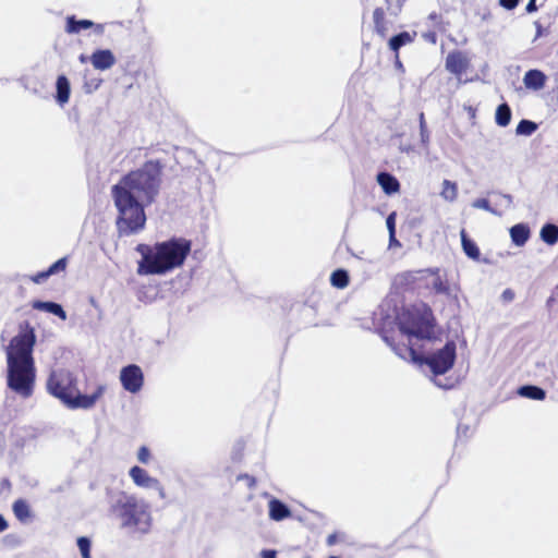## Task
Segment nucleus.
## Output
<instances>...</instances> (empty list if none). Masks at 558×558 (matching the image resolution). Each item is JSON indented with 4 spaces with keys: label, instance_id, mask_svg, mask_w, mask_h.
I'll use <instances>...</instances> for the list:
<instances>
[{
    "label": "nucleus",
    "instance_id": "nucleus-1",
    "mask_svg": "<svg viewBox=\"0 0 558 558\" xmlns=\"http://www.w3.org/2000/svg\"><path fill=\"white\" fill-rule=\"evenodd\" d=\"M36 343L35 329L29 322L19 325V333L14 336L7 350L8 387L23 398H29L34 391L36 368L33 350Z\"/></svg>",
    "mask_w": 558,
    "mask_h": 558
},
{
    "label": "nucleus",
    "instance_id": "nucleus-2",
    "mask_svg": "<svg viewBox=\"0 0 558 558\" xmlns=\"http://www.w3.org/2000/svg\"><path fill=\"white\" fill-rule=\"evenodd\" d=\"M136 252L140 276L166 275L181 268L192 251V241L184 236H171L154 244L140 243Z\"/></svg>",
    "mask_w": 558,
    "mask_h": 558
},
{
    "label": "nucleus",
    "instance_id": "nucleus-3",
    "mask_svg": "<svg viewBox=\"0 0 558 558\" xmlns=\"http://www.w3.org/2000/svg\"><path fill=\"white\" fill-rule=\"evenodd\" d=\"M163 167L160 160H147L141 168L124 174L112 187L151 205L160 191Z\"/></svg>",
    "mask_w": 558,
    "mask_h": 558
},
{
    "label": "nucleus",
    "instance_id": "nucleus-4",
    "mask_svg": "<svg viewBox=\"0 0 558 558\" xmlns=\"http://www.w3.org/2000/svg\"><path fill=\"white\" fill-rule=\"evenodd\" d=\"M46 387L51 396L69 409H92L105 392V387L98 386L90 395L81 393L74 374L62 368L50 373Z\"/></svg>",
    "mask_w": 558,
    "mask_h": 558
},
{
    "label": "nucleus",
    "instance_id": "nucleus-5",
    "mask_svg": "<svg viewBox=\"0 0 558 558\" xmlns=\"http://www.w3.org/2000/svg\"><path fill=\"white\" fill-rule=\"evenodd\" d=\"M111 196L118 210L116 227L119 236H129L144 230L146 225L145 202L125 191L111 187Z\"/></svg>",
    "mask_w": 558,
    "mask_h": 558
},
{
    "label": "nucleus",
    "instance_id": "nucleus-6",
    "mask_svg": "<svg viewBox=\"0 0 558 558\" xmlns=\"http://www.w3.org/2000/svg\"><path fill=\"white\" fill-rule=\"evenodd\" d=\"M111 512L120 520L121 529L131 533L146 534L151 529L150 507L135 495L123 494L111 506Z\"/></svg>",
    "mask_w": 558,
    "mask_h": 558
},
{
    "label": "nucleus",
    "instance_id": "nucleus-7",
    "mask_svg": "<svg viewBox=\"0 0 558 558\" xmlns=\"http://www.w3.org/2000/svg\"><path fill=\"white\" fill-rule=\"evenodd\" d=\"M399 330L409 337L430 339L434 333L435 317L432 308L425 304L404 307L397 316Z\"/></svg>",
    "mask_w": 558,
    "mask_h": 558
},
{
    "label": "nucleus",
    "instance_id": "nucleus-8",
    "mask_svg": "<svg viewBox=\"0 0 558 558\" xmlns=\"http://www.w3.org/2000/svg\"><path fill=\"white\" fill-rule=\"evenodd\" d=\"M395 352L404 360H410L420 365L426 364L429 366L435 375H442L447 373L454 364L456 361V343L448 341L445 347L429 356H424L416 351L411 341L403 344L390 343Z\"/></svg>",
    "mask_w": 558,
    "mask_h": 558
},
{
    "label": "nucleus",
    "instance_id": "nucleus-9",
    "mask_svg": "<svg viewBox=\"0 0 558 558\" xmlns=\"http://www.w3.org/2000/svg\"><path fill=\"white\" fill-rule=\"evenodd\" d=\"M120 380L126 391L136 393L143 387L144 375L138 365L130 364L121 369Z\"/></svg>",
    "mask_w": 558,
    "mask_h": 558
},
{
    "label": "nucleus",
    "instance_id": "nucleus-10",
    "mask_svg": "<svg viewBox=\"0 0 558 558\" xmlns=\"http://www.w3.org/2000/svg\"><path fill=\"white\" fill-rule=\"evenodd\" d=\"M445 65L451 74L461 77L470 69L471 60L464 51L452 50L447 54Z\"/></svg>",
    "mask_w": 558,
    "mask_h": 558
},
{
    "label": "nucleus",
    "instance_id": "nucleus-11",
    "mask_svg": "<svg viewBox=\"0 0 558 558\" xmlns=\"http://www.w3.org/2000/svg\"><path fill=\"white\" fill-rule=\"evenodd\" d=\"M422 278L427 279L426 288L430 289L437 294L449 295L451 292L449 281L446 276L440 274L438 268L425 269L422 271Z\"/></svg>",
    "mask_w": 558,
    "mask_h": 558
},
{
    "label": "nucleus",
    "instance_id": "nucleus-12",
    "mask_svg": "<svg viewBox=\"0 0 558 558\" xmlns=\"http://www.w3.org/2000/svg\"><path fill=\"white\" fill-rule=\"evenodd\" d=\"M129 475L138 487L162 489L159 480L151 477L146 470L138 465L132 466Z\"/></svg>",
    "mask_w": 558,
    "mask_h": 558
},
{
    "label": "nucleus",
    "instance_id": "nucleus-13",
    "mask_svg": "<svg viewBox=\"0 0 558 558\" xmlns=\"http://www.w3.org/2000/svg\"><path fill=\"white\" fill-rule=\"evenodd\" d=\"M90 62L96 70L105 71L116 63V58L111 50L99 49L93 52Z\"/></svg>",
    "mask_w": 558,
    "mask_h": 558
},
{
    "label": "nucleus",
    "instance_id": "nucleus-14",
    "mask_svg": "<svg viewBox=\"0 0 558 558\" xmlns=\"http://www.w3.org/2000/svg\"><path fill=\"white\" fill-rule=\"evenodd\" d=\"M68 267V257H62L54 262L48 269L39 271L29 277V280L36 284L43 283L50 276L65 271Z\"/></svg>",
    "mask_w": 558,
    "mask_h": 558
},
{
    "label": "nucleus",
    "instance_id": "nucleus-15",
    "mask_svg": "<svg viewBox=\"0 0 558 558\" xmlns=\"http://www.w3.org/2000/svg\"><path fill=\"white\" fill-rule=\"evenodd\" d=\"M416 33L410 34L409 32H401L398 35L391 37L388 41L389 49L393 51L397 59V64L401 66L399 60V50L401 47L412 44L415 40Z\"/></svg>",
    "mask_w": 558,
    "mask_h": 558
},
{
    "label": "nucleus",
    "instance_id": "nucleus-16",
    "mask_svg": "<svg viewBox=\"0 0 558 558\" xmlns=\"http://www.w3.org/2000/svg\"><path fill=\"white\" fill-rule=\"evenodd\" d=\"M269 517L274 521H282L292 515L289 507L279 499H271L269 501Z\"/></svg>",
    "mask_w": 558,
    "mask_h": 558
},
{
    "label": "nucleus",
    "instance_id": "nucleus-17",
    "mask_svg": "<svg viewBox=\"0 0 558 558\" xmlns=\"http://www.w3.org/2000/svg\"><path fill=\"white\" fill-rule=\"evenodd\" d=\"M377 182L388 195L395 194L400 190V183L397 178L388 172H379Z\"/></svg>",
    "mask_w": 558,
    "mask_h": 558
},
{
    "label": "nucleus",
    "instance_id": "nucleus-18",
    "mask_svg": "<svg viewBox=\"0 0 558 558\" xmlns=\"http://www.w3.org/2000/svg\"><path fill=\"white\" fill-rule=\"evenodd\" d=\"M530 228L524 223H518L511 227L510 238L517 246L524 245L530 238Z\"/></svg>",
    "mask_w": 558,
    "mask_h": 558
},
{
    "label": "nucleus",
    "instance_id": "nucleus-19",
    "mask_svg": "<svg viewBox=\"0 0 558 558\" xmlns=\"http://www.w3.org/2000/svg\"><path fill=\"white\" fill-rule=\"evenodd\" d=\"M374 29L383 38L386 37L388 32V23L386 20V12L383 8H376L373 12Z\"/></svg>",
    "mask_w": 558,
    "mask_h": 558
},
{
    "label": "nucleus",
    "instance_id": "nucleus-20",
    "mask_svg": "<svg viewBox=\"0 0 558 558\" xmlns=\"http://www.w3.org/2000/svg\"><path fill=\"white\" fill-rule=\"evenodd\" d=\"M32 306H33L34 310L45 311V312L51 313V314L60 317L61 319H65L66 318V314H65L64 310L58 303L34 301Z\"/></svg>",
    "mask_w": 558,
    "mask_h": 558
},
{
    "label": "nucleus",
    "instance_id": "nucleus-21",
    "mask_svg": "<svg viewBox=\"0 0 558 558\" xmlns=\"http://www.w3.org/2000/svg\"><path fill=\"white\" fill-rule=\"evenodd\" d=\"M12 510L15 518L22 523H26L32 519L29 505L24 499L15 500L13 502Z\"/></svg>",
    "mask_w": 558,
    "mask_h": 558
},
{
    "label": "nucleus",
    "instance_id": "nucleus-22",
    "mask_svg": "<svg viewBox=\"0 0 558 558\" xmlns=\"http://www.w3.org/2000/svg\"><path fill=\"white\" fill-rule=\"evenodd\" d=\"M94 26V23L89 20H76L74 15L66 17L65 32L68 34H77L82 29H88Z\"/></svg>",
    "mask_w": 558,
    "mask_h": 558
},
{
    "label": "nucleus",
    "instance_id": "nucleus-23",
    "mask_svg": "<svg viewBox=\"0 0 558 558\" xmlns=\"http://www.w3.org/2000/svg\"><path fill=\"white\" fill-rule=\"evenodd\" d=\"M70 82L65 75H59L57 78V101L60 105H64L70 98Z\"/></svg>",
    "mask_w": 558,
    "mask_h": 558
},
{
    "label": "nucleus",
    "instance_id": "nucleus-24",
    "mask_svg": "<svg viewBox=\"0 0 558 558\" xmlns=\"http://www.w3.org/2000/svg\"><path fill=\"white\" fill-rule=\"evenodd\" d=\"M546 76L538 70H530L524 75V84L526 87L539 89L545 85Z\"/></svg>",
    "mask_w": 558,
    "mask_h": 558
},
{
    "label": "nucleus",
    "instance_id": "nucleus-25",
    "mask_svg": "<svg viewBox=\"0 0 558 558\" xmlns=\"http://www.w3.org/2000/svg\"><path fill=\"white\" fill-rule=\"evenodd\" d=\"M541 239L548 245H555L558 242V227L554 223H546L541 229Z\"/></svg>",
    "mask_w": 558,
    "mask_h": 558
},
{
    "label": "nucleus",
    "instance_id": "nucleus-26",
    "mask_svg": "<svg viewBox=\"0 0 558 558\" xmlns=\"http://www.w3.org/2000/svg\"><path fill=\"white\" fill-rule=\"evenodd\" d=\"M495 121L499 126H507L511 121V109L508 104H501L497 107L495 113Z\"/></svg>",
    "mask_w": 558,
    "mask_h": 558
},
{
    "label": "nucleus",
    "instance_id": "nucleus-27",
    "mask_svg": "<svg viewBox=\"0 0 558 558\" xmlns=\"http://www.w3.org/2000/svg\"><path fill=\"white\" fill-rule=\"evenodd\" d=\"M461 242H462V247H463L464 253L470 258H473V259L480 258V255H481L480 248L471 239L468 238L464 230H462V232H461Z\"/></svg>",
    "mask_w": 558,
    "mask_h": 558
},
{
    "label": "nucleus",
    "instance_id": "nucleus-28",
    "mask_svg": "<svg viewBox=\"0 0 558 558\" xmlns=\"http://www.w3.org/2000/svg\"><path fill=\"white\" fill-rule=\"evenodd\" d=\"M440 196L448 202H454L458 198V184L450 180H444Z\"/></svg>",
    "mask_w": 558,
    "mask_h": 558
},
{
    "label": "nucleus",
    "instance_id": "nucleus-29",
    "mask_svg": "<svg viewBox=\"0 0 558 558\" xmlns=\"http://www.w3.org/2000/svg\"><path fill=\"white\" fill-rule=\"evenodd\" d=\"M519 393L525 398L533 400H544L546 398V392L544 389L537 386H523L519 389Z\"/></svg>",
    "mask_w": 558,
    "mask_h": 558
},
{
    "label": "nucleus",
    "instance_id": "nucleus-30",
    "mask_svg": "<svg viewBox=\"0 0 558 558\" xmlns=\"http://www.w3.org/2000/svg\"><path fill=\"white\" fill-rule=\"evenodd\" d=\"M349 275L344 269H337L331 274L330 282L338 289H343L349 284Z\"/></svg>",
    "mask_w": 558,
    "mask_h": 558
},
{
    "label": "nucleus",
    "instance_id": "nucleus-31",
    "mask_svg": "<svg viewBox=\"0 0 558 558\" xmlns=\"http://www.w3.org/2000/svg\"><path fill=\"white\" fill-rule=\"evenodd\" d=\"M427 19L432 22L434 29L440 33H445L449 26V22L445 21L438 12H430Z\"/></svg>",
    "mask_w": 558,
    "mask_h": 558
},
{
    "label": "nucleus",
    "instance_id": "nucleus-32",
    "mask_svg": "<svg viewBox=\"0 0 558 558\" xmlns=\"http://www.w3.org/2000/svg\"><path fill=\"white\" fill-rule=\"evenodd\" d=\"M537 129V124L530 120H521L517 125L515 132L518 135H531Z\"/></svg>",
    "mask_w": 558,
    "mask_h": 558
},
{
    "label": "nucleus",
    "instance_id": "nucleus-33",
    "mask_svg": "<svg viewBox=\"0 0 558 558\" xmlns=\"http://www.w3.org/2000/svg\"><path fill=\"white\" fill-rule=\"evenodd\" d=\"M418 122H420L421 140L424 144H427L429 142V132L427 130L424 112H420Z\"/></svg>",
    "mask_w": 558,
    "mask_h": 558
},
{
    "label": "nucleus",
    "instance_id": "nucleus-34",
    "mask_svg": "<svg viewBox=\"0 0 558 558\" xmlns=\"http://www.w3.org/2000/svg\"><path fill=\"white\" fill-rule=\"evenodd\" d=\"M77 546L81 550L82 558H90V542L87 537H78Z\"/></svg>",
    "mask_w": 558,
    "mask_h": 558
},
{
    "label": "nucleus",
    "instance_id": "nucleus-35",
    "mask_svg": "<svg viewBox=\"0 0 558 558\" xmlns=\"http://www.w3.org/2000/svg\"><path fill=\"white\" fill-rule=\"evenodd\" d=\"M137 460L142 464H148L151 460V452L147 446H141L137 451Z\"/></svg>",
    "mask_w": 558,
    "mask_h": 558
},
{
    "label": "nucleus",
    "instance_id": "nucleus-36",
    "mask_svg": "<svg viewBox=\"0 0 558 558\" xmlns=\"http://www.w3.org/2000/svg\"><path fill=\"white\" fill-rule=\"evenodd\" d=\"M472 206L474 208L484 209L486 211H493L489 201L487 198H477L473 202Z\"/></svg>",
    "mask_w": 558,
    "mask_h": 558
},
{
    "label": "nucleus",
    "instance_id": "nucleus-37",
    "mask_svg": "<svg viewBox=\"0 0 558 558\" xmlns=\"http://www.w3.org/2000/svg\"><path fill=\"white\" fill-rule=\"evenodd\" d=\"M395 217H396V214H395V213H392V214H390V215L387 217V220H386L387 228H388V230H389V236H390L391 239H395V233H396Z\"/></svg>",
    "mask_w": 558,
    "mask_h": 558
},
{
    "label": "nucleus",
    "instance_id": "nucleus-38",
    "mask_svg": "<svg viewBox=\"0 0 558 558\" xmlns=\"http://www.w3.org/2000/svg\"><path fill=\"white\" fill-rule=\"evenodd\" d=\"M422 37L429 44L435 45L437 43V33L436 31H428L423 33Z\"/></svg>",
    "mask_w": 558,
    "mask_h": 558
},
{
    "label": "nucleus",
    "instance_id": "nucleus-39",
    "mask_svg": "<svg viewBox=\"0 0 558 558\" xmlns=\"http://www.w3.org/2000/svg\"><path fill=\"white\" fill-rule=\"evenodd\" d=\"M499 3L502 8L512 10L518 5L519 0H499Z\"/></svg>",
    "mask_w": 558,
    "mask_h": 558
},
{
    "label": "nucleus",
    "instance_id": "nucleus-40",
    "mask_svg": "<svg viewBox=\"0 0 558 558\" xmlns=\"http://www.w3.org/2000/svg\"><path fill=\"white\" fill-rule=\"evenodd\" d=\"M526 12L529 13H532V12H535L537 10V7H536V3H535V0H530L529 3L526 4V8H525Z\"/></svg>",
    "mask_w": 558,
    "mask_h": 558
},
{
    "label": "nucleus",
    "instance_id": "nucleus-41",
    "mask_svg": "<svg viewBox=\"0 0 558 558\" xmlns=\"http://www.w3.org/2000/svg\"><path fill=\"white\" fill-rule=\"evenodd\" d=\"M337 541H338V536H337V534H330V535H328V537H327V544H328L329 546L335 545V544L337 543Z\"/></svg>",
    "mask_w": 558,
    "mask_h": 558
},
{
    "label": "nucleus",
    "instance_id": "nucleus-42",
    "mask_svg": "<svg viewBox=\"0 0 558 558\" xmlns=\"http://www.w3.org/2000/svg\"><path fill=\"white\" fill-rule=\"evenodd\" d=\"M262 558H276V551L275 550H264L262 553Z\"/></svg>",
    "mask_w": 558,
    "mask_h": 558
},
{
    "label": "nucleus",
    "instance_id": "nucleus-43",
    "mask_svg": "<svg viewBox=\"0 0 558 558\" xmlns=\"http://www.w3.org/2000/svg\"><path fill=\"white\" fill-rule=\"evenodd\" d=\"M8 529V522L0 514V533L5 531Z\"/></svg>",
    "mask_w": 558,
    "mask_h": 558
},
{
    "label": "nucleus",
    "instance_id": "nucleus-44",
    "mask_svg": "<svg viewBox=\"0 0 558 558\" xmlns=\"http://www.w3.org/2000/svg\"><path fill=\"white\" fill-rule=\"evenodd\" d=\"M469 114H472V117L475 116V109H473L472 107L469 108Z\"/></svg>",
    "mask_w": 558,
    "mask_h": 558
},
{
    "label": "nucleus",
    "instance_id": "nucleus-45",
    "mask_svg": "<svg viewBox=\"0 0 558 558\" xmlns=\"http://www.w3.org/2000/svg\"><path fill=\"white\" fill-rule=\"evenodd\" d=\"M389 239H390V244H392V243H395V242H396V243H398V241L396 240V238H395V239H391V238L389 236Z\"/></svg>",
    "mask_w": 558,
    "mask_h": 558
},
{
    "label": "nucleus",
    "instance_id": "nucleus-46",
    "mask_svg": "<svg viewBox=\"0 0 558 558\" xmlns=\"http://www.w3.org/2000/svg\"><path fill=\"white\" fill-rule=\"evenodd\" d=\"M80 60H81L82 62H85L86 58L82 54V56L80 57Z\"/></svg>",
    "mask_w": 558,
    "mask_h": 558
}]
</instances>
